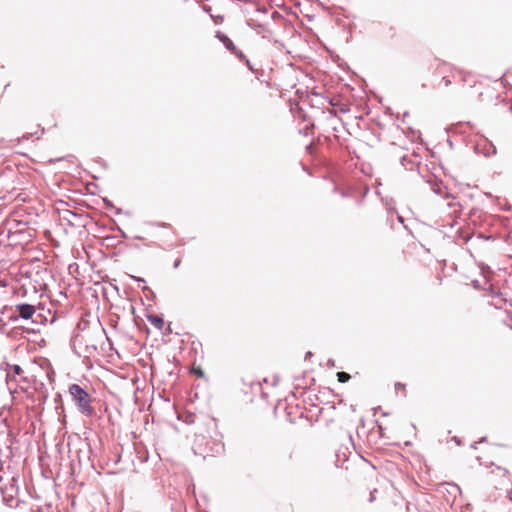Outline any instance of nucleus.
I'll return each instance as SVG.
<instances>
[{
  "label": "nucleus",
  "mask_w": 512,
  "mask_h": 512,
  "mask_svg": "<svg viewBox=\"0 0 512 512\" xmlns=\"http://www.w3.org/2000/svg\"><path fill=\"white\" fill-rule=\"evenodd\" d=\"M68 394L71 397L76 410L85 417H93L96 414L92 405L93 397L81 385L73 383L68 387Z\"/></svg>",
  "instance_id": "f257e3e1"
},
{
  "label": "nucleus",
  "mask_w": 512,
  "mask_h": 512,
  "mask_svg": "<svg viewBox=\"0 0 512 512\" xmlns=\"http://www.w3.org/2000/svg\"><path fill=\"white\" fill-rule=\"evenodd\" d=\"M224 449V445L219 441H212L205 435L196 434L193 442V451L195 454H200L204 458L214 453H219Z\"/></svg>",
  "instance_id": "f03ea898"
},
{
  "label": "nucleus",
  "mask_w": 512,
  "mask_h": 512,
  "mask_svg": "<svg viewBox=\"0 0 512 512\" xmlns=\"http://www.w3.org/2000/svg\"><path fill=\"white\" fill-rule=\"evenodd\" d=\"M35 307L28 303H20L15 306V312L9 314L7 319L11 322H15L18 319L29 320L32 319L33 323L37 321L33 319V315L35 314Z\"/></svg>",
  "instance_id": "7ed1b4c3"
},
{
  "label": "nucleus",
  "mask_w": 512,
  "mask_h": 512,
  "mask_svg": "<svg viewBox=\"0 0 512 512\" xmlns=\"http://www.w3.org/2000/svg\"><path fill=\"white\" fill-rule=\"evenodd\" d=\"M474 150L476 153L483 154L486 157L495 155L497 152L495 145L485 137H482L480 141L475 143Z\"/></svg>",
  "instance_id": "20e7f679"
},
{
  "label": "nucleus",
  "mask_w": 512,
  "mask_h": 512,
  "mask_svg": "<svg viewBox=\"0 0 512 512\" xmlns=\"http://www.w3.org/2000/svg\"><path fill=\"white\" fill-rule=\"evenodd\" d=\"M248 25L263 39L271 41L272 31L261 23H248Z\"/></svg>",
  "instance_id": "39448f33"
},
{
  "label": "nucleus",
  "mask_w": 512,
  "mask_h": 512,
  "mask_svg": "<svg viewBox=\"0 0 512 512\" xmlns=\"http://www.w3.org/2000/svg\"><path fill=\"white\" fill-rule=\"evenodd\" d=\"M215 37L221 43H223V45L225 46V48L228 51L231 52L232 50H236V46L234 45L233 41L225 33L221 32V31H216Z\"/></svg>",
  "instance_id": "423d86ee"
},
{
  "label": "nucleus",
  "mask_w": 512,
  "mask_h": 512,
  "mask_svg": "<svg viewBox=\"0 0 512 512\" xmlns=\"http://www.w3.org/2000/svg\"><path fill=\"white\" fill-rule=\"evenodd\" d=\"M147 319L156 329L161 330L164 326V319L159 315L150 314Z\"/></svg>",
  "instance_id": "0eeeda50"
},
{
  "label": "nucleus",
  "mask_w": 512,
  "mask_h": 512,
  "mask_svg": "<svg viewBox=\"0 0 512 512\" xmlns=\"http://www.w3.org/2000/svg\"><path fill=\"white\" fill-rule=\"evenodd\" d=\"M103 202H104V206L106 209H115V213L118 215L122 213V209L115 208L113 202L111 200H109L108 198H103Z\"/></svg>",
  "instance_id": "6e6552de"
},
{
  "label": "nucleus",
  "mask_w": 512,
  "mask_h": 512,
  "mask_svg": "<svg viewBox=\"0 0 512 512\" xmlns=\"http://www.w3.org/2000/svg\"><path fill=\"white\" fill-rule=\"evenodd\" d=\"M444 190H447V187L446 186H443V184L440 182V183H435L433 186H432V191L437 194V195H443L444 193Z\"/></svg>",
  "instance_id": "1a4fd4ad"
},
{
  "label": "nucleus",
  "mask_w": 512,
  "mask_h": 512,
  "mask_svg": "<svg viewBox=\"0 0 512 512\" xmlns=\"http://www.w3.org/2000/svg\"><path fill=\"white\" fill-rule=\"evenodd\" d=\"M116 236L114 235H108L103 238V244L106 246H115L116 243Z\"/></svg>",
  "instance_id": "9d476101"
},
{
  "label": "nucleus",
  "mask_w": 512,
  "mask_h": 512,
  "mask_svg": "<svg viewBox=\"0 0 512 512\" xmlns=\"http://www.w3.org/2000/svg\"><path fill=\"white\" fill-rule=\"evenodd\" d=\"M231 53H233L239 60L245 61L247 65L250 64V61L246 58L245 54L237 47L236 50H232Z\"/></svg>",
  "instance_id": "9b49d317"
},
{
  "label": "nucleus",
  "mask_w": 512,
  "mask_h": 512,
  "mask_svg": "<svg viewBox=\"0 0 512 512\" xmlns=\"http://www.w3.org/2000/svg\"><path fill=\"white\" fill-rule=\"evenodd\" d=\"M350 378H351L350 374H348L346 372H343V371L337 372V379L340 383H346L350 380Z\"/></svg>",
  "instance_id": "f8f14e48"
},
{
  "label": "nucleus",
  "mask_w": 512,
  "mask_h": 512,
  "mask_svg": "<svg viewBox=\"0 0 512 512\" xmlns=\"http://www.w3.org/2000/svg\"><path fill=\"white\" fill-rule=\"evenodd\" d=\"M273 43V45L278 49V50H283L285 48V45L282 41L278 40V39H272L271 38V41Z\"/></svg>",
  "instance_id": "ddd939ff"
},
{
  "label": "nucleus",
  "mask_w": 512,
  "mask_h": 512,
  "mask_svg": "<svg viewBox=\"0 0 512 512\" xmlns=\"http://www.w3.org/2000/svg\"><path fill=\"white\" fill-rule=\"evenodd\" d=\"M50 508V505H47L45 508L38 506L36 509L31 508V512H49Z\"/></svg>",
  "instance_id": "4468645a"
},
{
  "label": "nucleus",
  "mask_w": 512,
  "mask_h": 512,
  "mask_svg": "<svg viewBox=\"0 0 512 512\" xmlns=\"http://www.w3.org/2000/svg\"><path fill=\"white\" fill-rule=\"evenodd\" d=\"M12 372L14 375H20L23 372V370L19 365L15 364L12 366Z\"/></svg>",
  "instance_id": "2eb2a0df"
},
{
  "label": "nucleus",
  "mask_w": 512,
  "mask_h": 512,
  "mask_svg": "<svg viewBox=\"0 0 512 512\" xmlns=\"http://www.w3.org/2000/svg\"><path fill=\"white\" fill-rule=\"evenodd\" d=\"M192 373L195 374L198 377H203L204 376V372H203V370L200 367L193 368Z\"/></svg>",
  "instance_id": "dca6fc26"
},
{
  "label": "nucleus",
  "mask_w": 512,
  "mask_h": 512,
  "mask_svg": "<svg viewBox=\"0 0 512 512\" xmlns=\"http://www.w3.org/2000/svg\"><path fill=\"white\" fill-rule=\"evenodd\" d=\"M330 114H331V115H330V117H329V121H331V122H334V121H340V119H338V118H337V116H336V112H335V111H331V112H330Z\"/></svg>",
  "instance_id": "f3484780"
},
{
  "label": "nucleus",
  "mask_w": 512,
  "mask_h": 512,
  "mask_svg": "<svg viewBox=\"0 0 512 512\" xmlns=\"http://www.w3.org/2000/svg\"><path fill=\"white\" fill-rule=\"evenodd\" d=\"M96 350H97L96 345H90V346L87 345L86 346V352H88V353H91L92 351H96Z\"/></svg>",
  "instance_id": "a211bd4d"
},
{
  "label": "nucleus",
  "mask_w": 512,
  "mask_h": 512,
  "mask_svg": "<svg viewBox=\"0 0 512 512\" xmlns=\"http://www.w3.org/2000/svg\"><path fill=\"white\" fill-rule=\"evenodd\" d=\"M395 389H396V390H399V389H403V390H405V384L400 383V382H396V383H395Z\"/></svg>",
  "instance_id": "6ab92c4d"
},
{
  "label": "nucleus",
  "mask_w": 512,
  "mask_h": 512,
  "mask_svg": "<svg viewBox=\"0 0 512 512\" xmlns=\"http://www.w3.org/2000/svg\"><path fill=\"white\" fill-rule=\"evenodd\" d=\"M442 82L446 87H448L451 84V80L448 77H443Z\"/></svg>",
  "instance_id": "aec40b11"
},
{
  "label": "nucleus",
  "mask_w": 512,
  "mask_h": 512,
  "mask_svg": "<svg viewBox=\"0 0 512 512\" xmlns=\"http://www.w3.org/2000/svg\"><path fill=\"white\" fill-rule=\"evenodd\" d=\"M81 450H78L77 451V458H78V462L80 465H82V462H83V456H81Z\"/></svg>",
  "instance_id": "412c9836"
},
{
  "label": "nucleus",
  "mask_w": 512,
  "mask_h": 512,
  "mask_svg": "<svg viewBox=\"0 0 512 512\" xmlns=\"http://www.w3.org/2000/svg\"><path fill=\"white\" fill-rule=\"evenodd\" d=\"M116 229L119 231L122 238H127L126 233L119 226H117Z\"/></svg>",
  "instance_id": "4be33fe9"
},
{
  "label": "nucleus",
  "mask_w": 512,
  "mask_h": 512,
  "mask_svg": "<svg viewBox=\"0 0 512 512\" xmlns=\"http://www.w3.org/2000/svg\"><path fill=\"white\" fill-rule=\"evenodd\" d=\"M180 264H181V260L180 259H176L174 264H173V267L176 269V268H178L180 266Z\"/></svg>",
  "instance_id": "5701e85b"
},
{
  "label": "nucleus",
  "mask_w": 512,
  "mask_h": 512,
  "mask_svg": "<svg viewBox=\"0 0 512 512\" xmlns=\"http://www.w3.org/2000/svg\"><path fill=\"white\" fill-rule=\"evenodd\" d=\"M193 418H194V415L191 414L187 417V419L185 420L186 423H192L193 422Z\"/></svg>",
  "instance_id": "b1692460"
},
{
  "label": "nucleus",
  "mask_w": 512,
  "mask_h": 512,
  "mask_svg": "<svg viewBox=\"0 0 512 512\" xmlns=\"http://www.w3.org/2000/svg\"><path fill=\"white\" fill-rule=\"evenodd\" d=\"M500 81H501V83H502V85H503L504 87H506L507 85H509V83H508L506 80H504V75L500 78Z\"/></svg>",
  "instance_id": "393cba45"
},
{
  "label": "nucleus",
  "mask_w": 512,
  "mask_h": 512,
  "mask_svg": "<svg viewBox=\"0 0 512 512\" xmlns=\"http://www.w3.org/2000/svg\"><path fill=\"white\" fill-rule=\"evenodd\" d=\"M327 364H328L329 367H335V362H334L333 359H329Z\"/></svg>",
  "instance_id": "a878e982"
},
{
  "label": "nucleus",
  "mask_w": 512,
  "mask_h": 512,
  "mask_svg": "<svg viewBox=\"0 0 512 512\" xmlns=\"http://www.w3.org/2000/svg\"><path fill=\"white\" fill-rule=\"evenodd\" d=\"M68 213H69L72 217H74V218H80V215H79V214H77V213H74V212H71V211H68Z\"/></svg>",
  "instance_id": "bb28decb"
},
{
  "label": "nucleus",
  "mask_w": 512,
  "mask_h": 512,
  "mask_svg": "<svg viewBox=\"0 0 512 512\" xmlns=\"http://www.w3.org/2000/svg\"><path fill=\"white\" fill-rule=\"evenodd\" d=\"M472 283H473V287L474 288H476V289L479 288L480 285H479V281L478 280H474Z\"/></svg>",
  "instance_id": "cd10ccee"
},
{
  "label": "nucleus",
  "mask_w": 512,
  "mask_h": 512,
  "mask_svg": "<svg viewBox=\"0 0 512 512\" xmlns=\"http://www.w3.org/2000/svg\"><path fill=\"white\" fill-rule=\"evenodd\" d=\"M257 11L262 13H267L268 9L266 7L258 8Z\"/></svg>",
  "instance_id": "c85d7f7f"
},
{
  "label": "nucleus",
  "mask_w": 512,
  "mask_h": 512,
  "mask_svg": "<svg viewBox=\"0 0 512 512\" xmlns=\"http://www.w3.org/2000/svg\"><path fill=\"white\" fill-rule=\"evenodd\" d=\"M478 444H479L478 442H474L473 444H471V446H470V447H471L472 449H477V445H478Z\"/></svg>",
  "instance_id": "c756f323"
},
{
  "label": "nucleus",
  "mask_w": 512,
  "mask_h": 512,
  "mask_svg": "<svg viewBox=\"0 0 512 512\" xmlns=\"http://www.w3.org/2000/svg\"><path fill=\"white\" fill-rule=\"evenodd\" d=\"M134 279L136 281H138V282H145V280L143 278H140V277H135Z\"/></svg>",
  "instance_id": "7c9ffc66"
},
{
  "label": "nucleus",
  "mask_w": 512,
  "mask_h": 512,
  "mask_svg": "<svg viewBox=\"0 0 512 512\" xmlns=\"http://www.w3.org/2000/svg\"><path fill=\"white\" fill-rule=\"evenodd\" d=\"M406 160H407V157H406V156H403V157L401 158V161H402V165H403V166H405V163H404V162H405Z\"/></svg>",
  "instance_id": "2f4dec72"
},
{
  "label": "nucleus",
  "mask_w": 512,
  "mask_h": 512,
  "mask_svg": "<svg viewBox=\"0 0 512 512\" xmlns=\"http://www.w3.org/2000/svg\"><path fill=\"white\" fill-rule=\"evenodd\" d=\"M486 440H487V437H485V436H484V437H482V438L478 441V443H483V442H485Z\"/></svg>",
  "instance_id": "473e14b6"
},
{
  "label": "nucleus",
  "mask_w": 512,
  "mask_h": 512,
  "mask_svg": "<svg viewBox=\"0 0 512 512\" xmlns=\"http://www.w3.org/2000/svg\"><path fill=\"white\" fill-rule=\"evenodd\" d=\"M397 219H398V221H399L400 223H403V221H404V219H403V217H402V216H398V217H397Z\"/></svg>",
  "instance_id": "72a5a7b5"
},
{
  "label": "nucleus",
  "mask_w": 512,
  "mask_h": 512,
  "mask_svg": "<svg viewBox=\"0 0 512 512\" xmlns=\"http://www.w3.org/2000/svg\"><path fill=\"white\" fill-rule=\"evenodd\" d=\"M332 126V129L335 131V132H338V127L336 125H331Z\"/></svg>",
  "instance_id": "f704fd0d"
},
{
  "label": "nucleus",
  "mask_w": 512,
  "mask_h": 512,
  "mask_svg": "<svg viewBox=\"0 0 512 512\" xmlns=\"http://www.w3.org/2000/svg\"><path fill=\"white\" fill-rule=\"evenodd\" d=\"M58 399H59V400H61V395H60V394H57V395H56L55 402H57V401H58Z\"/></svg>",
  "instance_id": "c9c22d12"
},
{
  "label": "nucleus",
  "mask_w": 512,
  "mask_h": 512,
  "mask_svg": "<svg viewBox=\"0 0 512 512\" xmlns=\"http://www.w3.org/2000/svg\"><path fill=\"white\" fill-rule=\"evenodd\" d=\"M453 439H454V441H455L458 445L461 443V442H460V439H458L457 437H454Z\"/></svg>",
  "instance_id": "e433bc0d"
},
{
  "label": "nucleus",
  "mask_w": 512,
  "mask_h": 512,
  "mask_svg": "<svg viewBox=\"0 0 512 512\" xmlns=\"http://www.w3.org/2000/svg\"><path fill=\"white\" fill-rule=\"evenodd\" d=\"M276 15H279V13L277 11H274L271 16L272 18H274Z\"/></svg>",
  "instance_id": "4c0bfd02"
},
{
  "label": "nucleus",
  "mask_w": 512,
  "mask_h": 512,
  "mask_svg": "<svg viewBox=\"0 0 512 512\" xmlns=\"http://www.w3.org/2000/svg\"><path fill=\"white\" fill-rule=\"evenodd\" d=\"M467 125L470 126L471 129L474 128V125L471 122H467Z\"/></svg>",
  "instance_id": "58836bf2"
},
{
  "label": "nucleus",
  "mask_w": 512,
  "mask_h": 512,
  "mask_svg": "<svg viewBox=\"0 0 512 512\" xmlns=\"http://www.w3.org/2000/svg\"><path fill=\"white\" fill-rule=\"evenodd\" d=\"M444 197H445V198H448V197H453V196H452L451 194H449V193H446V194L444 195Z\"/></svg>",
  "instance_id": "ea45409f"
},
{
  "label": "nucleus",
  "mask_w": 512,
  "mask_h": 512,
  "mask_svg": "<svg viewBox=\"0 0 512 512\" xmlns=\"http://www.w3.org/2000/svg\"><path fill=\"white\" fill-rule=\"evenodd\" d=\"M311 355H312V353H311V352H307V353H306V358H307V357H310Z\"/></svg>",
  "instance_id": "a19ab883"
},
{
  "label": "nucleus",
  "mask_w": 512,
  "mask_h": 512,
  "mask_svg": "<svg viewBox=\"0 0 512 512\" xmlns=\"http://www.w3.org/2000/svg\"><path fill=\"white\" fill-rule=\"evenodd\" d=\"M159 226H160V227H166V226H167V224L162 223V224H159Z\"/></svg>",
  "instance_id": "79ce46f5"
},
{
  "label": "nucleus",
  "mask_w": 512,
  "mask_h": 512,
  "mask_svg": "<svg viewBox=\"0 0 512 512\" xmlns=\"http://www.w3.org/2000/svg\"><path fill=\"white\" fill-rule=\"evenodd\" d=\"M407 116H408V112H405V113L403 114V117H404V118H407Z\"/></svg>",
  "instance_id": "37998d69"
},
{
  "label": "nucleus",
  "mask_w": 512,
  "mask_h": 512,
  "mask_svg": "<svg viewBox=\"0 0 512 512\" xmlns=\"http://www.w3.org/2000/svg\"><path fill=\"white\" fill-rule=\"evenodd\" d=\"M304 133H305L306 135L308 134V127H306V128H305Z\"/></svg>",
  "instance_id": "c03bdc74"
},
{
  "label": "nucleus",
  "mask_w": 512,
  "mask_h": 512,
  "mask_svg": "<svg viewBox=\"0 0 512 512\" xmlns=\"http://www.w3.org/2000/svg\"><path fill=\"white\" fill-rule=\"evenodd\" d=\"M87 451L90 452L91 451V448L90 446L87 444Z\"/></svg>",
  "instance_id": "a18cd8bd"
},
{
  "label": "nucleus",
  "mask_w": 512,
  "mask_h": 512,
  "mask_svg": "<svg viewBox=\"0 0 512 512\" xmlns=\"http://www.w3.org/2000/svg\"><path fill=\"white\" fill-rule=\"evenodd\" d=\"M510 109H511V111H512V107H511Z\"/></svg>",
  "instance_id": "49530a36"
}]
</instances>
